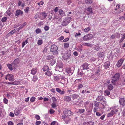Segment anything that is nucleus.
Listing matches in <instances>:
<instances>
[{
    "instance_id": "nucleus-57",
    "label": "nucleus",
    "mask_w": 125,
    "mask_h": 125,
    "mask_svg": "<svg viewBox=\"0 0 125 125\" xmlns=\"http://www.w3.org/2000/svg\"><path fill=\"white\" fill-rule=\"evenodd\" d=\"M52 107L53 108H55L56 106V105L55 102H53L51 104Z\"/></svg>"
},
{
    "instance_id": "nucleus-45",
    "label": "nucleus",
    "mask_w": 125,
    "mask_h": 125,
    "mask_svg": "<svg viewBox=\"0 0 125 125\" xmlns=\"http://www.w3.org/2000/svg\"><path fill=\"white\" fill-rule=\"evenodd\" d=\"M87 35L89 40L92 38L93 36V35L92 34H88Z\"/></svg>"
},
{
    "instance_id": "nucleus-14",
    "label": "nucleus",
    "mask_w": 125,
    "mask_h": 125,
    "mask_svg": "<svg viewBox=\"0 0 125 125\" xmlns=\"http://www.w3.org/2000/svg\"><path fill=\"white\" fill-rule=\"evenodd\" d=\"M8 80L11 81H13L14 80V76L12 74H8Z\"/></svg>"
},
{
    "instance_id": "nucleus-26",
    "label": "nucleus",
    "mask_w": 125,
    "mask_h": 125,
    "mask_svg": "<svg viewBox=\"0 0 125 125\" xmlns=\"http://www.w3.org/2000/svg\"><path fill=\"white\" fill-rule=\"evenodd\" d=\"M37 72L36 68H34L31 70V73L33 75H34Z\"/></svg>"
},
{
    "instance_id": "nucleus-1",
    "label": "nucleus",
    "mask_w": 125,
    "mask_h": 125,
    "mask_svg": "<svg viewBox=\"0 0 125 125\" xmlns=\"http://www.w3.org/2000/svg\"><path fill=\"white\" fill-rule=\"evenodd\" d=\"M58 50V48L57 46L55 44H53L51 46L50 51L52 52L53 55H57L58 54L57 51Z\"/></svg>"
},
{
    "instance_id": "nucleus-35",
    "label": "nucleus",
    "mask_w": 125,
    "mask_h": 125,
    "mask_svg": "<svg viewBox=\"0 0 125 125\" xmlns=\"http://www.w3.org/2000/svg\"><path fill=\"white\" fill-rule=\"evenodd\" d=\"M7 66L8 67V68L10 70H13V68L12 65L11 64H7Z\"/></svg>"
},
{
    "instance_id": "nucleus-53",
    "label": "nucleus",
    "mask_w": 125,
    "mask_h": 125,
    "mask_svg": "<svg viewBox=\"0 0 125 125\" xmlns=\"http://www.w3.org/2000/svg\"><path fill=\"white\" fill-rule=\"evenodd\" d=\"M3 102L5 104H7L8 103V100L5 98H4L3 99Z\"/></svg>"
},
{
    "instance_id": "nucleus-17",
    "label": "nucleus",
    "mask_w": 125,
    "mask_h": 125,
    "mask_svg": "<svg viewBox=\"0 0 125 125\" xmlns=\"http://www.w3.org/2000/svg\"><path fill=\"white\" fill-rule=\"evenodd\" d=\"M110 65V63L109 62H105L104 64V67L105 69H107L108 68Z\"/></svg>"
},
{
    "instance_id": "nucleus-48",
    "label": "nucleus",
    "mask_w": 125,
    "mask_h": 125,
    "mask_svg": "<svg viewBox=\"0 0 125 125\" xmlns=\"http://www.w3.org/2000/svg\"><path fill=\"white\" fill-rule=\"evenodd\" d=\"M15 32H10L8 34H7V36H9L12 35Z\"/></svg>"
},
{
    "instance_id": "nucleus-44",
    "label": "nucleus",
    "mask_w": 125,
    "mask_h": 125,
    "mask_svg": "<svg viewBox=\"0 0 125 125\" xmlns=\"http://www.w3.org/2000/svg\"><path fill=\"white\" fill-rule=\"evenodd\" d=\"M7 19V18L6 17H5L2 18L1 20V21L2 22H5Z\"/></svg>"
},
{
    "instance_id": "nucleus-60",
    "label": "nucleus",
    "mask_w": 125,
    "mask_h": 125,
    "mask_svg": "<svg viewBox=\"0 0 125 125\" xmlns=\"http://www.w3.org/2000/svg\"><path fill=\"white\" fill-rule=\"evenodd\" d=\"M50 113L51 114H53L55 112V111L52 109H51L50 110Z\"/></svg>"
},
{
    "instance_id": "nucleus-33",
    "label": "nucleus",
    "mask_w": 125,
    "mask_h": 125,
    "mask_svg": "<svg viewBox=\"0 0 125 125\" xmlns=\"http://www.w3.org/2000/svg\"><path fill=\"white\" fill-rule=\"evenodd\" d=\"M115 114V112H114L113 111H112V110L111 111V112L109 113L108 114L107 116V117H110L112 116L113 115Z\"/></svg>"
},
{
    "instance_id": "nucleus-39",
    "label": "nucleus",
    "mask_w": 125,
    "mask_h": 125,
    "mask_svg": "<svg viewBox=\"0 0 125 125\" xmlns=\"http://www.w3.org/2000/svg\"><path fill=\"white\" fill-rule=\"evenodd\" d=\"M69 46V44L68 43H65L64 44V47L65 48H68Z\"/></svg>"
},
{
    "instance_id": "nucleus-28",
    "label": "nucleus",
    "mask_w": 125,
    "mask_h": 125,
    "mask_svg": "<svg viewBox=\"0 0 125 125\" xmlns=\"http://www.w3.org/2000/svg\"><path fill=\"white\" fill-rule=\"evenodd\" d=\"M120 34L119 33H118L117 35H112L111 36V38L113 39L115 38V37L117 38H118L120 37Z\"/></svg>"
},
{
    "instance_id": "nucleus-8",
    "label": "nucleus",
    "mask_w": 125,
    "mask_h": 125,
    "mask_svg": "<svg viewBox=\"0 0 125 125\" xmlns=\"http://www.w3.org/2000/svg\"><path fill=\"white\" fill-rule=\"evenodd\" d=\"M119 103L122 106L125 105V98H120L119 100Z\"/></svg>"
},
{
    "instance_id": "nucleus-10",
    "label": "nucleus",
    "mask_w": 125,
    "mask_h": 125,
    "mask_svg": "<svg viewBox=\"0 0 125 125\" xmlns=\"http://www.w3.org/2000/svg\"><path fill=\"white\" fill-rule=\"evenodd\" d=\"M97 55L100 58H103L105 55V53L104 52H99L97 53Z\"/></svg>"
},
{
    "instance_id": "nucleus-4",
    "label": "nucleus",
    "mask_w": 125,
    "mask_h": 125,
    "mask_svg": "<svg viewBox=\"0 0 125 125\" xmlns=\"http://www.w3.org/2000/svg\"><path fill=\"white\" fill-rule=\"evenodd\" d=\"M71 55V54L70 52H65L62 56V57L64 60H66L69 58Z\"/></svg>"
},
{
    "instance_id": "nucleus-37",
    "label": "nucleus",
    "mask_w": 125,
    "mask_h": 125,
    "mask_svg": "<svg viewBox=\"0 0 125 125\" xmlns=\"http://www.w3.org/2000/svg\"><path fill=\"white\" fill-rule=\"evenodd\" d=\"M77 50L79 52H81L82 50V45H80L78 46Z\"/></svg>"
},
{
    "instance_id": "nucleus-5",
    "label": "nucleus",
    "mask_w": 125,
    "mask_h": 125,
    "mask_svg": "<svg viewBox=\"0 0 125 125\" xmlns=\"http://www.w3.org/2000/svg\"><path fill=\"white\" fill-rule=\"evenodd\" d=\"M63 113L64 115H65L67 116H69L71 115V111L67 109H65L64 110Z\"/></svg>"
},
{
    "instance_id": "nucleus-46",
    "label": "nucleus",
    "mask_w": 125,
    "mask_h": 125,
    "mask_svg": "<svg viewBox=\"0 0 125 125\" xmlns=\"http://www.w3.org/2000/svg\"><path fill=\"white\" fill-rule=\"evenodd\" d=\"M37 79L38 78L36 76H34L33 77V78L32 79V80L33 82H35L36 81Z\"/></svg>"
},
{
    "instance_id": "nucleus-62",
    "label": "nucleus",
    "mask_w": 125,
    "mask_h": 125,
    "mask_svg": "<svg viewBox=\"0 0 125 125\" xmlns=\"http://www.w3.org/2000/svg\"><path fill=\"white\" fill-rule=\"evenodd\" d=\"M41 122L40 121H37L35 123L36 125H39L41 124Z\"/></svg>"
},
{
    "instance_id": "nucleus-55",
    "label": "nucleus",
    "mask_w": 125,
    "mask_h": 125,
    "mask_svg": "<svg viewBox=\"0 0 125 125\" xmlns=\"http://www.w3.org/2000/svg\"><path fill=\"white\" fill-rule=\"evenodd\" d=\"M35 118L38 120H39L40 119V116L38 115H35Z\"/></svg>"
},
{
    "instance_id": "nucleus-18",
    "label": "nucleus",
    "mask_w": 125,
    "mask_h": 125,
    "mask_svg": "<svg viewBox=\"0 0 125 125\" xmlns=\"http://www.w3.org/2000/svg\"><path fill=\"white\" fill-rule=\"evenodd\" d=\"M95 106L99 108H100L99 105H103V104L101 103H99L98 102H96L94 103Z\"/></svg>"
},
{
    "instance_id": "nucleus-32",
    "label": "nucleus",
    "mask_w": 125,
    "mask_h": 125,
    "mask_svg": "<svg viewBox=\"0 0 125 125\" xmlns=\"http://www.w3.org/2000/svg\"><path fill=\"white\" fill-rule=\"evenodd\" d=\"M59 13L60 15L62 16H64V13L63 11L61 9H60L59 11Z\"/></svg>"
},
{
    "instance_id": "nucleus-7",
    "label": "nucleus",
    "mask_w": 125,
    "mask_h": 125,
    "mask_svg": "<svg viewBox=\"0 0 125 125\" xmlns=\"http://www.w3.org/2000/svg\"><path fill=\"white\" fill-rule=\"evenodd\" d=\"M19 62V60L18 59H15L14 61L13 62L12 64L13 66L14 67H17L18 65Z\"/></svg>"
},
{
    "instance_id": "nucleus-42",
    "label": "nucleus",
    "mask_w": 125,
    "mask_h": 125,
    "mask_svg": "<svg viewBox=\"0 0 125 125\" xmlns=\"http://www.w3.org/2000/svg\"><path fill=\"white\" fill-rule=\"evenodd\" d=\"M85 111V110L84 109H78V112L80 114H82L84 113Z\"/></svg>"
},
{
    "instance_id": "nucleus-58",
    "label": "nucleus",
    "mask_w": 125,
    "mask_h": 125,
    "mask_svg": "<svg viewBox=\"0 0 125 125\" xmlns=\"http://www.w3.org/2000/svg\"><path fill=\"white\" fill-rule=\"evenodd\" d=\"M54 79L56 81H58L60 80V78L58 76H54Z\"/></svg>"
},
{
    "instance_id": "nucleus-29",
    "label": "nucleus",
    "mask_w": 125,
    "mask_h": 125,
    "mask_svg": "<svg viewBox=\"0 0 125 125\" xmlns=\"http://www.w3.org/2000/svg\"><path fill=\"white\" fill-rule=\"evenodd\" d=\"M108 89L110 90H112L113 88V86L111 84H108L107 86Z\"/></svg>"
},
{
    "instance_id": "nucleus-12",
    "label": "nucleus",
    "mask_w": 125,
    "mask_h": 125,
    "mask_svg": "<svg viewBox=\"0 0 125 125\" xmlns=\"http://www.w3.org/2000/svg\"><path fill=\"white\" fill-rule=\"evenodd\" d=\"M94 124V122L91 121L85 122L83 123V125H93Z\"/></svg>"
},
{
    "instance_id": "nucleus-64",
    "label": "nucleus",
    "mask_w": 125,
    "mask_h": 125,
    "mask_svg": "<svg viewBox=\"0 0 125 125\" xmlns=\"http://www.w3.org/2000/svg\"><path fill=\"white\" fill-rule=\"evenodd\" d=\"M8 125H13V123L11 121H9L8 122Z\"/></svg>"
},
{
    "instance_id": "nucleus-50",
    "label": "nucleus",
    "mask_w": 125,
    "mask_h": 125,
    "mask_svg": "<svg viewBox=\"0 0 125 125\" xmlns=\"http://www.w3.org/2000/svg\"><path fill=\"white\" fill-rule=\"evenodd\" d=\"M42 43V41L41 40H39L38 42V45H41Z\"/></svg>"
},
{
    "instance_id": "nucleus-9",
    "label": "nucleus",
    "mask_w": 125,
    "mask_h": 125,
    "mask_svg": "<svg viewBox=\"0 0 125 125\" xmlns=\"http://www.w3.org/2000/svg\"><path fill=\"white\" fill-rule=\"evenodd\" d=\"M124 61V59H121L117 62L116 65L118 67H120L122 65L123 62Z\"/></svg>"
},
{
    "instance_id": "nucleus-54",
    "label": "nucleus",
    "mask_w": 125,
    "mask_h": 125,
    "mask_svg": "<svg viewBox=\"0 0 125 125\" xmlns=\"http://www.w3.org/2000/svg\"><path fill=\"white\" fill-rule=\"evenodd\" d=\"M44 29L45 31H47L49 29V27L48 26H45L44 27Z\"/></svg>"
},
{
    "instance_id": "nucleus-61",
    "label": "nucleus",
    "mask_w": 125,
    "mask_h": 125,
    "mask_svg": "<svg viewBox=\"0 0 125 125\" xmlns=\"http://www.w3.org/2000/svg\"><path fill=\"white\" fill-rule=\"evenodd\" d=\"M81 33L79 32L76 33V34L74 36L76 37L81 35Z\"/></svg>"
},
{
    "instance_id": "nucleus-24",
    "label": "nucleus",
    "mask_w": 125,
    "mask_h": 125,
    "mask_svg": "<svg viewBox=\"0 0 125 125\" xmlns=\"http://www.w3.org/2000/svg\"><path fill=\"white\" fill-rule=\"evenodd\" d=\"M72 98L73 100L76 99L79 97V95L76 94H72Z\"/></svg>"
},
{
    "instance_id": "nucleus-6",
    "label": "nucleus",
    "mask_w": 125,
    "mask_h": 125,
    "mask_svg": "<svg viewBox=\"0 0 125 125\" xmlns=\"http://www.w3.org/2000/svg\"><path fill=\"white\" fill-rule=\"evenodd\" d=\"M88 66L89 64L87 63H84L81 66V68L82 69H82L83 70L88 69H89Z\"/></svg>"
},
{
    "instance_id": "nucleus-38",
    "label": "nucleus",
    "mask_w": 125,
    "mask_h": 125,
    "mask_svg": "<svg viewBox=\"0 0 125 125\" xmlns=\"http://www.w3.org/2000/svg\"><path fill=\"white\" fill-rule=\"evenodd\" d=\"M110 92L109 91L107 90H106L104 93V94L105 95H107L109 96L110 94Z\"/></svg>"
},
{
    "instance_id": "nucleus-59",
    "label": "nucleus",
    "mask_w": 125,
    "mask_h": 125,
    "mask_svg": "<svg viewBox=\"0 0 125 125\" xmlns=\"http://www.w3.org/2000/svg\"><path fill=\"white\" fill-rule=\"evenodd\" d=\"M83 87V85L82 84H79L78 86V89H80L82 88Z\"/></svg>"
},
{
    "instance_id": "nucleus-21",
    "label": "nucleus",
    "mask_w": 125,
    "mask_h": 125,
    "mask_svg": "<svg viewBox=\"0 0 125 125\" xmlns=\"http://www.w3.org/2000/svg\"><path fill=\"white\" fill-rule=\"evenodd\" d=\"M55 70L56 71H58L60 72H62L63 70L62 68L56 66L55 67Z\"/></svg>"
},
{
    "instance_id": "nucleus-63",
    "label": "nucleus",
    "mask_w": 125,
    "mask_h": 125,
    "mask_svg": "<svg viewBox=\"0 0 125 125\" xmlns=\"http://www.w3.org/2000/svg\"><path fill=\"white\" fill-rule=\"evenodd\" d=\"M56 90L57 92L59 93L61 92V90L59 88H56Z\"/></svg>"
},
{
    "instance_id": "nucleus-34",
    "label": "nucleus",
    "mask_w": 125,
    "mask_h": 125,
    "mask_svg": "<svg viewBox=\"0 0 125 125\" xmlns=\"http://www.w3.org/2000/svg\"><path fill=\"white\" fill-rule=\"evenodd\" d=\"M86 10L89 12L92 13V9L91 7H87L86 8Z\"/></svg>"
},
{
    "instance_id": "nucleus-30",
    "label": "nucleus",
    "mask_w": 125,
    "mask_h": 125,
    "mask_svg": "<svg viewBox=\"0 0 125 125\" xmlns=\"http://www.w3.org/2000/svg\"><path fill=\"white\" fill-rule=\"evenodd\" d=\"M94 49L95 50L98 51H99L101 49V48L97 44L95 46Z\"/></svg>"
},
{
    "instance_id": "nucleus-52",
    "label": "nucleus",
    "mask_w": 125,
    "mask_h": 125,
    "mask_svg": "<svg viewBox=\"0 0 125 125\" xmlns=\"http://www.w3.org/2000/svg\"><path fill=\"white\" fill-rule=\"evenodd\" d=\"M70 119L69 118H66L64 120L65 121V123L67 124L69 122Z\"/></svg>"
},
{
    "instance_id": "nucleus-51",
    "label": "nucleus",
    "mask_w": 125,
    "mask_h": 125,
    "mask_svg": "<svg viewBox=\"0 0 125 125\" xmlns=\"http://www.w3.org/2000/svg\"><path fill=\"white\" fill-rule=\"evenodd\" d=\"M82 80V79H77L75 80V82L77 83L81 82Z\"/></svg>"
},
{
    "instance_id": "nucleus-20",
    "label": "nucleus",
    "mask_w": 125,
    "mask_h": 125,
    "mask_svg": "<svg viewBox=\"0 0 125 125\" xmlns=\"http://www.w3.org/2000/svg\"><path fill=\"white\" fill-rule=\"evenodd\" d=\"M65 71L68 74H71L70 75H71L72 74L71 72L72 71L70 68H66L65 69Z\"/></svg>"
},
{
    "instance_id": "nucleus-19",
    "label": "nucleus",
    "mask_w": 125,
    "mask_h": 125,
    "mask_svg": "<svg viewBox=\"0 0 125 125\" xmlns=\"http://www.w3.org/2000/svg\"><path fill=\"white\" fill-rule=\"evenodd\" d=\"M63 66V64L62 62L59 61L57 62L56 66L61 67V68H62Z\"/></svg>"
},
{
    "instance_id": "nucleus-47",
    "label": "nucleus",
    "mask_w": 125,
    "mask_h": 125,
    "mask_svg": "<svg viewBox=\"0 0 125 125\" xmlns=\"http://www.w3.org/2000/svg\"><path fill=\"white\" fill-rule=\"evenodd\" d=\"M100 72V71L99 68H97L95 69V72L96 74H98Z\"/></svg>"
},
{
    "instance_id": "nucleus-23",
    "label": "nucleus",
    "mask_w": 125,
    "mask_h": 125,
    "mask_svg": "<svg viewBox=\"0 0 125 125\" xmlns=\"http://www.w3.org/2000/svg\"><path fill=\"white\" fill-rule=\"evenodd\" d=\"M42 17L41 19L43 20L46 17L47 14L45 12H42Z\"/></svg>"
},
{
    "instance_id": "nucleus-36",
    "label": "nucleus",
    "mask_w": 125,
    "mask_h": 125,
    "mask_svg": "<svg viewBox=\"0 0 125 125\" xmlns=\"http://www.w3.org/2000/svg\"><path fill=\"white\" fill-rule=\"evenodd\" d=\"M87 35L84 36L83 38V39L84 41H87L89 40Z\"/></svg>"
},
{
    "instance_id": "nucleus-25",
    "label": "nucleus",
    "mask_w": 125,
    "mask_h": 125,
    "mask_svg": "<svg viewBox=\"0 0 125 125\" xmlns=\"http://www.w3.org/2000/svg\"><path fill=\"white\" fill-rule=\"evenodd\" d=\"M86 3L88 4H92L93 2V0H84Z\"/></svg>"
},
{
    "instance_id": "nucleus-41",
    "label": "nucleus",
    "mask_w": 125,
    "mask_h": 125,
    "mask_svg": "<svg viewBox=\"0 0 125 125\" xmlns=\"http://www.w3.org/2000/svg\"><path fill=\"white\" fill-rule=\"evenodd\" d=\"M82 44L84 46H86L89 47H91L92 46V44L89 43H83Z\"/></svg>"
},
{
    "instance_id": "nucleus-31",
    "label": "nucleus",
    "mask_w": 125,
    "mask_h": 125,
    "mask_svg": "<svg viewBox=\"0 0 125 125\" xmlns=\"http://www.w3.org/2000/svg\"><path fill=\"white\" fill-rule=\"evenodd\" d=\"M52 74V72L48 71L45 73L46 75H47L48 76H50Z\"/></svg>"
},
{
    "instance_id": "nucleus-56",
    "label": "nucleus",
    "mask_w": 125,
    "mask_h": 125,
    "mask_svg": "<svg viewBox=\"0 0 125 125\" xmlns=\"http://www.w3.org/2000/svg\"><path fill=\"white\" fill-rule=\"evenodd\" d=\"M65 93V91L63 90H61V92L59 93L61 95L64 94Z\"/></svg>"
},
{
    "instance_id": "nucleus-27",
    "label": "nucleus",
    "mask_w": 125,
    "mask_h": 125,
    "mask_svg": "<svg viewBox=\"0 0 125 125\" xmlns=\"http://www.w3.org/2000/svg\"><path fill=\"white\" fill-rule=\"evenodd\" d=\"M20 110L18 109H16L14 110V113L15 115H18L20 114Z\"/></svg>"
},
{
    "instance_id": "nucleus-16",
    "label": "nucleus",
    "mask_w": 125,
    "mask_h": 125,
    "mask_svg": "<svg viewBox=\"0 0 125 125\" xmlns=\"http://www.w3.org/2000/svg\"><path fill=\"white\" fill-rule=\"evenodd\" d=\"M112 111L115 112V114L118 111L119 108L117 106H113L112 107Z\"/></svg>"
},
{
    "instance_id": "nucleus-15",
    "label": "nucleus",
    "mask_w": 125,
    "mask_h": 125,
    "mask_svg": "<svg viewBox=\"0 0 125 125\" xmlns=\"http://www.w3.org/2000/svg\"><path fill=\"white\" fill-rule=\"evenodd\" d=\"M54 57V56L52 55L51 54H49L48 55L46 56L45 58L47 60H50L52 59H53Z\"/></svg>"
},
{
    "instance_id": "nucleus-3",
    "label": "nucleus",
    "mask_w": 125,
    "mask_h": 125,
    "mask_svg": "<svg viewBox=\"0 0 125 125\" xmlns=\"http://www.w3.org/2000/svg\"><path fill=\"white\" fill-rule=\"evenodd\" d=\"M72 18L71 17H68L66 18L63 21L62 24L63 26H65L69 24L71 21Z\"/></svg>"
},
{
    "instance_id": "nucleus-43",
    "label": "nucleus",
    "mask_w": 125,
    "mask_h": 125,
    "mask_svg": "<svg viewBox=\"0 0 125 125\" xmlns=\"http://www.w3.org/2000/svg\"><path fill=\"white\" fill-rule=\"evenodd\" d=\"M35 97L33 96L31 98L30 101L31 102H33L35 101Z\"/></svg>"
},
{
    "instance_id": "nucleus-2",
    "label": "nucleus",
    "mask_w": 125,
    "mask_h": 125,
    "mask_svg": "<svg viewBox=\"0 0 125 125\" xmlns=\"http://www.w3.org/2000/svg\"><path fill=\"white\" fill-rule=\"evenodd\" d=\"M120 77V75L118 73H116L113 76L111 82L114 85L116 84L117 81L119 80Z\"/></svg>"
},
{
    "instance_id": "nucleus-22",
    "label": "nucleus",
    "mask_w": 125,
    "mask_h": 125,
    "mask_svg": "<svg viewBox=\"0 0 125 125\" xmlns=\"http://www.w3.org/2000/svg\"><path fill=\"white\" fill-rule=\"evenodd\" d=\"M104 97L102 96H99L97 97L96 98V100L97 101H102Z\"/></svg>"
},
{
    "instance_id": "nucleus-11",
    "label": "nucleus",
    "mask_w": 125,
    "mask_h": 125,
    "mask_svg": "<svg viewBox=\"0 0 125 125\" xmlns=\"http://www.w3.org/2000/svg\"><path fill=\"white\" fill-rule=\"evenodd\" d=\"M64 100L66 102H69L71 100V99L70 96H65L64 97Z\"/></svg>"
},
{
    "instance_id": "nucleus-40",
    "label": "nucleus",
    "mask_w": 125,
    "mask_h": 125,
    "mask_svg": "<svg viewBox=\"0 0 125 125\" xmlns=\"http://www.w3.org/2000/svg\"><path fill=\"white\" fill-rule=\"evenodd\" d=\"M43 70L44 71H46L49 69V67L47 66H44L43 68Z\"/></svg>"
},
{
    "instance_id": "nucleus-49",
    "label": "nucleus",
    "mask_w": 125,
    "mask_h": 125,
    "mask_svg": "<svg viewBox=\"0 0 125 125\" xmlns=\"http://www.w3.org/2000/svg\"><path fill=\"white\" fill-rule=\"evenodd\" d=\"M55 61L54 60H52L50 61V63L51 65H53L55 64Z\"/></svg>"
},
{
    "instance_id": "nucleus-13",
    "label": "nucleus",
    "mask_w": 125,
    "mask_h": 125,
    "mask_svg": "<svg viewBox=\"0 0 125 125\" xmlns=\"http://www.w3.org/2000/svg\"><path fill=\"white\" fill-rule=\"evenodd\" d=\"M23 14V12L20 10H17L16 11L15 15L16 16H18L20 14L22 15Z\"/></svg>"
}]
</instances>
